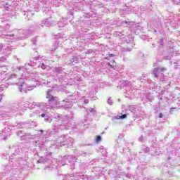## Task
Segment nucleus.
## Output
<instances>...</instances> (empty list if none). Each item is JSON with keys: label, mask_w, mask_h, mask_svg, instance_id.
Wrapping results in <instances>:
<instances>
[{"label": "nucleus", "mask_w": 180, "mask_h": 180, "mask_svg": "<svg viewBox=\"0 0 180 180\" xmlns=\"http://www.w3.org/2000/svg\"><path fill=\"white\" fill-rule=\"evenodd\" d=\"M50 92H51V91L49 90L46 94V98L49 99V102H54L56 98H54V96L50 94Z\"/></svg>", "instance_id": "obj_1"}, {"label": "nucleus", "mask_w": 180, "mask_h": 180, "mask_svg": "<svg viewBox=\"0 0 180 180\" xmlns=\"http://www.w3.org/2000/svg\"><path fill=\"white\" fill-rule=\"evenodd\" d=\"M157 72H158V69L157 68H155L153 71V74L155 78H158V75H157Z\"/></svg>", "instance_id": "obj_2"}, {"label": "nucleus", "mask_w": 180, "mask_h": 180, "mask_svg": "<svg viewBox=\"0 0 180 180\" xmlns=\"http://www.w3.org/2000/svg\"><path fill=\"white\" fill-rule=\"evenodd\" d=\"M112 65L110 63H108V65L110 68H115L116 67V61L115 60H112Z\"/></svg>", "instance_id": "obj_3"}, {"label": "nucleus", "mask_w": 180, "mask_h": 180, "mask_svg": "<svg viewBox=\"0 0 180 180\" xmlns=\"http://www.w3.org/2000/svg\"><path fill=\"white\" fill-rule=\"evenodd\" d=\"M102 141V136H96V143H99V141Z\"/></svg>", "instance_id": "obj_4"}, {"label": "nucleus", "mask_w": 180, "mask_h": 180, "mask_svg": "<svg viewBox=\"0 0 180 180\" xmlns=\"http://www.w3.org/2000/svg\"><path fill=\"white\" fill-rule=\"evenodd\" d=\"M23 85H25V83H22L20 86H19V89L20 92H25V89H23Z\"/></svg>", "instance_id": "obj_5"}, {"label": "nucleus", "mask_w": 180, "mask_h": 180, "mask_svg": "<svg viewBox=\"0 0 180 180\" xmlns=\"http://www.w3.org/2000/svg\"><path fill=\"white\" fill-rule=\"evenodd\" d=\"M126 117H127V115H126V114H124L120 116V119H126Z\"/></svg>", "instance_id": "obj_6"}, {"label": "nucleus", "mask_w": 180, "mask_h": 180, "mask_svg": "<svg viewBox=\"0 0 180 180\" xmlns=\"http://www.w3.org/2000/svg\"><path fill=\"white\" fill-rule=\"evenodd\" d=\"M41 68L42 70H46V65H44V63H41Z\"/></svg>", "instance_id": "obj_7"}, {"label": "nucleus", "mask_w": 180, "mask_h": 180, "mask_svg": "<svg viewBox=\"0 0 180 180\" xmlns=\"http://www.w3.org/2000/svg\"><path fill=\"white\" fill-rule=\"evenodd\" d=\"M161 71H162V72H164V71H167V68H162L161 69Z\"/></svg>", "instance_id": "obj_8"}, {"label": "nucleus", "mask_w": 180, "mask_h": 180, "mask_svg": "<svg viewBox=\"0 0 180 180\" xmlns=\"http://www.w3.org/2000/svg\"><path fill=\"white\" fill-rule=\"evenodd\" d=\"M162 112H160V114H159V117H160V119H162Z\"/></svg>", "instance_id": "obj_9"}, {"label": "nucleus", "mask_w": 180, "mask_h": 180, "mask_svg": "<svg viewBox=\"0 0 180 180\" xmlns=\"http://www.w3.org/2000/svg\"><path fill=\"white\" fill-rule=\"evenodd\" d=\"M41 117H44L46 116V114H41Z\"/></svg>", "instance_id": "obj_10"}, {"label": "nucleus", "mask_w": 180, "mask_h": 180, "mask_svg": "<svg viewBox=\"0 0 180 180\" xmlns=\"http://www.w3.org/2000/svg\"><path fill=\"white\" fill-rule=\"evenodd\" d=\"M110 57H115V54H110Z\"/></svg>", "instance_id": "obj_11"}]
</instances>
